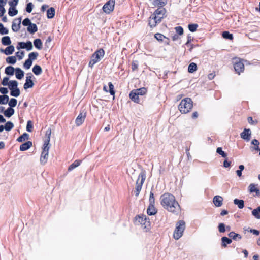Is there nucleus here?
Masks as SVG:
<instances>
[{
  "mask_svg": "<svg viewBox=\"0 0 260 260\" xmlns=\"http://www.w3.org/2000/svg\"><path fill=\"white\" fill-rule=\"evenodd\" d=\"M193 107V102L189 98H186L181 100L178 108L182 113L186 114L190 111Z\"/></svg>",
  "mask_w": 260,
  "mask_h": 260,
  "instance_id": "nucleus-3",
  "label": "nucleus"
},
{
  "mask_svg": "<svg viewBox=\"0 0 260 260\" xmlns=\"http://www.w3.org/2000/svg\"><path fill=\"white\" fill-rule=\"evenodd\" d=\"M32 61L30 60V59H27L25 60L24 64H23V66H24V68L26 69H29L30 67L32 65Z\"/></svg>",
  "mask_w": 260,
  "mask_h": 260,
  "instance_id": "nucleus-50",
  "label": "nucleus"
},
{
  "mask_svg": "<svg viewBox=\"0 0 260 260\" xmlns=\"http://www.w3.org/2000/svg\"><path fill=\"white\" fill-rule=\"evenodd\" d=\"M27 31L30 34H34L38 30V28L36 24L31 23L27 28Z\"/></svg>",
  "mask_w": 260,
  "mask_h": 260,
  "instance_id": "nucleus-28",
  "label": "nucleus"
},
{
  "mask_svg": "<svg viewBox=\"0 0 260 260\" xmlns=\"http://www.w3.org/2000/svg\"><path fill=\"white\" fill-rule=\"evenodd\" d=\"M104 55L105 51L102 48L97 50L91 57L88 64L89 67L92 68L95 63L100 61L103 58Z\"/></svg>",
  "mask_w": 260,
  "mask_h": 260,
  "instance_id": "nucleus-4",
  "label": "nucleus"
},
{
  "mask_svg": "<svg viewBox=\"0 0 260 260\" xmlns=\"http://www.w3.org/2000/svg\"><path fill=\"white\" fill-rule=\"evenodd\" d=\"M155 38L158 41H162L163 39L166 38V37L161 34L157 33L155 35Z\"/></svg>",
  "mask_w": 260,
  "mask_h": 260,
  "instance_id": "nucleus-59",
  "label": "nucleus"
},
{
  "mask_svg": "<svg viewBox=\"0 0 260 260\" xmlns=\"http://www.w3.org/2000/svg\"><path fill=\"white\" fill-rule=\"evenodd\" d=\"M155 199L154 197V194L152 192H151L149 196V205H154Z\"/></svg>",
  "mask_w": 260,
  "mask_h": 260,
  "instance_id": "nucleus-55",
  "label": "nucleus"
},
{
  "mask_svg": "<svg viewBox=\"0 0 260 260\" xmlns=\"http://www.w3.org/2000/svg\"><path fill=\"white\" fill-rule=\"evenodd\" d=\"M138 63L137 61H133L132 63V69L133 71H135L138 69Z\"/></svg>",
  "mask_w": 260,
  "mask_h": 260,
  "instance_id": "nucleus-64",
  "label": "nucleus"
},
{
  "mask_svg": "<svg viewBox=\"0 0 260 260\" xmlns=\"http://www.w3.org/2000/svg\"><path fill=\"white\" fill-rule=\"evenodd\" d=\"M114 5L115 0H109L103 6V10L105 13L109 14L114 10Z\"/></svg>",
  "mask_w": 260,
  "mask_h": 260,
  "instance_id": "nucleus-8",
  "label": "nucleus"
},
{
  "mask_svg": "<svg viewBox=\"0 0 260 260\" xmlns=\"http://www.w3.org/2000/svg\"><path fill=\"white\" fill-rule=\"evenodd\" d=\"M49 137H48V138H46L44 140L42 152L49 153V150L50 148V146H49Z\"/></svg>",
  "mask_w": 260,
  "mask_h": 260,
  "instance_id": "nucleus-22",
  "label": "nucleus"
},
{
  "mask_svg": "<svg viewBox=\"0 0 260 260\" xmlns=\"http://www.w3.org/2000/svg\"><path fill=\"white\" fill-rule=\"evenodd\" d=\"M160 203L164 208L175 214L180 212L181 209L175 197L169 193H165L160 198Z\"/></svg>",
  "mask_w": 260,
  "mask_h": 260,
  "instance_id": "nucleus-1",
  "label": "nucleus"
},
{
  "mask_svg": "<svg viewBox=\"0 0 260 260\" xmlns=\"http://www.w3.org/2000/svg\"><path fill=\"white\" fill-rule=\"evenodd\" d=\"M81 160H76L74 161L70 166L68 167V171H71L72 170L75 169L76 167L80 166L81 163Z\"/></svg>",
  "mask_w": 260,
  "mask_h": 260,
  "instance_id": "nucleus-24",
  "label": "nucleus"
},
{
  "mask_svg": "<svg viewBox=\"0 0 260 260\" xmlns=\"http://www.w3.org/2000/svg\"><path fill=\"white\" fill-rule=\"evenodd\" d=\"M31 23L30 19L28 18L24 19L22 21V25L25 26H28Z\"/></svg>",
  "mask_w": 260,
  "mask_h": 260,
  "instance_id": "nucleus-63",
  "label": "nucleus"
},
{
  "mask_svg": "<svg viewBox=\"0 0 260 260\" xmlns=\"http://www.w3.org/2000/svg\"><path fill=\"white\" fill-rule=\"evenodd\" d=\"M14 109L9 107L4 112V114L7 117H10L14 114Z\"/></svg>",
  "mask_w": 260,
  "mask_h": 260,
  "instance_id": "nucleus-26",
  "label": "nucleus"
},
{
  "mask_svg": "<svg viewBox=\"0 0 260 260\" xmlns=\"http://www.w3.org/2000/svg\"><path fill=\"white\" fill-rule=\"evenodd\" d=\"M14 47L13 45H9L5 49H0V52L5 53L6 55H11L14 52Z\"/></svg>",
  "mask_w": 260,
  "mask_h": 260,
  "instance_id": "nucleus-17",
  "label": "nucleus"
},
{
  "mask_svg": "<svg viewBox=\"0 0 260 260\" xmlns=\"http://www.w3.org/2000/svg\"><path fill=\"white\" fill-rule=\"evenodd\" d=\"M136 223H139L142 225L144 229L146 230H149L150 226V222L148 218H147L146 215H139L136 217Z\"/></svg>",
  "mask_w": 260,
  "mask_h": 260,
  "instance_id": "nucleus-7",
  "label": "nucleus"
},
{
  "mask_svg": "<svg viewBox=\"0 0 260 260\" xmlns=\"http://www.w3.org/2000/svg\"><path fill=\"white\" fill-rule=\"evenodd\" d=\"M129 98L135 103H139L140 102L139 95L137 94L136 92H135L134 90H133L131 91L129 93Z\"/></svg>",
  "mask_w": 260,
  "mask_h": 260,
  "instance_id": "nucleus-18",
  "label": "nucleus"
},
{
  "mask_svg": "<svg viewBox=\"0 0 260 260\" xmlns=\"http://www.w3.org/2000/svg\"><path fill=\"white\" fill-rule=\"evenodd\" d=\"M33 125L31 121L28 120L26 125V131L28 132H31L32 131Z\"/></svg>",
  "mask_w": 260,
  "mask_h": 260,
  "instance_id": "nucleus-54",
  "label": "nucleus"
},
{
  "mask_svg": "<svg viewBox=\"0 0 260 260\" xmlns=\"http://www.w3.org/2000/svg\"><path fill=\"white\" fill-rule=\"evenodd\" d=\"M234 68L235 71L240 74V73L243 72L244 70V65L241 61L236 62L234 63Z\"/></svg>",
  "mask_w": 260,
  "mask_h": 260,
  "instance_id": "nucleus-12",
  "label": "nucleus"
},
{
  "mask_svg": "<svg viewBox=\"0 0 260 260\" xmlns=\"http://www.w3.org/2000/svg\"><path fill=\"white\" fill-rule=\"evenodd\" d=\"M32 145V143L31 141H27L20 146V150L22 151H26L29 149Z\"/></svg>",
  "mask_w": 260,
  "mask_h": 260,
  "instance_id": "nucleus-19",
  "label": "nucleus"
},
{
  "mask_svg": "<svg viewBox=\"0 0 260 260\" xmlns=\"http://www.w3.org/2000/svg\"><path fill=\"white\" fill-rule=\"evenodd\" d=\"M20 94V91L18 88L10 90V95L12 96L18 97Z\"/></svg>",
  "mask_w": 260,
  "mask_h": 260,
  "instance_id": "nucleus-44",
  "label": "nucleus"
},
{
  "mask_svg": "<svg viewBox=\"0 0 260 260\" xmlns=\"http://www.w3.org/2000/svg\"><path fill=\"white\" fill-rule=\"evenodd\" d=\"M25 46V49H26V50H27V51H30V50H32V47H33L32 44L31 42H30L29 41L26 42Z\"/></svg>",
  "mask_w": 260,
  "mask_h": 260,
  "instance_id": "nucleus-56",
  "label": "nucleus"
},
{
  "mask_svg": "<svg viewBox=\"0 0 260 260\" xmlns=\"http://www.w3.org/2000/svg\"><path fill=\"white\" fill-rule=\"evenodd\" d=\"M218 229L220 233H224L226 231L225 225L223 223H220L218 224Z\"/></svg>",
  "mask_w": 260,
  "mask_h": 260,
  "instance_id": "nucleus-53",
  "label": "nucleus"
},
{
  "mask_svg": "<svg viewBox=\"0 0 260 260\" xmlns=\"http://www.w3.org/2000/svg\"><path fill=\"white\" fill-rule=\"evenodd\" d=\"M152 5L154 7H161L167 3V0H150Z\"/></svg>",
  "mask_w": 260,
  "mask_h": 260,
  "instance_id": "nucleus-15",
  "label": "nucleus"
},
{
  "mask_svg": "<svg viewBox=\"0 0 260 260\" xmlns=\"http://www.w3.org/2000/svg\"><path fill=\"white\" fill-rule=\"evenodd\" d=\"M134 90L139 95H145L147 92V89L145 87L140 88Z\"/></svg>",
  "mask_w": 260,
  "mask_h": 260,
  "instance_id": "nucleus-41",
  "label": "nucleus"
},
{
  "mask_svg": "<svg viewBox=\"0 0 260 260\" xmlns=\"http://www.w3.org/2000/svg\"><path fill=\"white\" fill-rule=\"evenodd\" d=\"M216 152L224 158H226L227 157V154L222 150L221 147H218L216 149Z\"/></svg>",
  "mask_w": 260,
  "mask_h": 260,
  "instance_id": "nucleus-48",
  "label": "nucleus"
},
{
  "mask_svg": "<svg viewBox=\"0 0 260 260\" xmlns=\"http://www.w3.org/2000/svg\"><path fill=\"white\" fill-rule=\"evenodd\" d=\"M8 29L4 27L3 24L0 23V34L1 35H6L8 34Z\"/></svg>",
  "mask_w": 260,
  "mask_h": 260,
  "instance_id": "nucleus-49",
  "label": "nucleus"
},
{
  "mask_svg": "<svg viewBox=\"0 0 260 260\" xmlns=\"http://www.w3.org/2000/svg\"><path fill=\"white\" fill-rule=\"evenodd\" d=\"M33 4L32 3H28L26 7V11L28 13H31L33 8Z\"/></svg>",
  "mask_w": 260,
  "mask_h": 260,
  "instance_id": "nucleus-58",
  "label": "nucleus"
},
{
  "mask_svg": "<svg viewBox=\"0 0 260 260\" xmlns=\"http://www.w3.org/2000/svg\"><path fill=\"white\" fill-rule=\"evenodd\" d=\"M166 10L163 7H158L154 14L150 17L149 24L151 27H155L158 23L161 22L165 16Z\"/></svg>",
  "mask_w": 260,
  "mask_h": 260,
  "instance_id": "nucleus-2",
  "label": "nucleus"
},
{
  "mask_svg": "<svg viewBox=\"0 0 260 260\" xmlns=\"http://www.w3.org/2000/svg\"><path fill=\"white\" fill-rule=\"evenodd\" d=\"M147 212L149 215H155L157 212V210L154 207V205H149L147 210Z\"/></svg>",
  "mask_w": 260,
  "mask_h": 260,
  "instance_id": "nucleus-27",
  "label": "nucleus"
},
{
  "mask_svg": "<svg viewBox=\"0 0 260 260\" xmlns=\"http://www.w3.org/2000/svg\"><path fill=\"white\" fill-rule=\"evenodd\" d=\"M251 135V131L249 128H244L243 131L240 134L241 138L247 142L250 140Z\"/></svg>",
  "mask_w": 260,
  "mask_h": 260,
  "instance_id": "nucleus-10",
  "label": "nucleus"
},
{
  "mask_svg": "<svg viewBox=\"0 0 260 260\" xmlns=\"http://www.w3.org/2000/svg\"><path fill=\"white\" fill-rule=\"evenodd\" d=\"M145 178V172L144 171H142L139 175L138 178L136 182V190L135 191L136 196H139Z\"/></svg>",
  "mask_w": 260,
  "mask_h": 260,
  "instance_id": "nucleus-6",
  "label": "nucleus"
},
{
  "mask_svg": "<svg viewBox=\"0 0 260 260\" xmlns=\"http://www.w3.org/2000/svg\"><path fill=\"white\" fill-rule=\"evenodd\" d=\"M34 44L35 47L39 50H40L42 48V42L40 39H35L34 41Z\"/></svg>",
  "mask_w": 260,
  "mask_h": 260,
  "instance_id": "nucleus-36",
  "label": "nucleus"
},
{
  "mask_svg": "<svg viewBox=\"0 0 260 260\" xmlns=\"http://www.w3.org/2000/svg\"><path fill=\"white\" fill-rule=\"evenodd\" d=\"M221 246L225 248L228 244L232 243V240L226 237H223L221 238Z\"/></svg>",
  "mask_w": 260,
  "mask_h": 260,
  "instance_id": "nucleus-23",
  "label": "nucleus"
},
{
  "mask_svg": "<svg viewBox=\"0 0 260 260\" xmlns=\"http://www.w3.org/2000/svg\"><path fill=\"white\" fill-rule=\"evenodd\" d=\"M86 116V112H81L75 120V123L77 126H80L84 121Z\"/></svg>",
  "mask_w": 260,
  "mask_h": 260,
  "instance_id": "nucleus-11",
  "label": "nucleus"
},
{
  "mask_svg": "<svg viewBox=\"0 0 260 260\" xmlns=\"http://www.w3.org/2000/svg\"><path fill=\"white\" fill-rule=\"evenodd\" d=\"M19 0H10L9 2V5L11 7H15L18 3Z\"/></svg>",
  "mask_w": 260,
  "mask_h": 260,
  "instance_id": "nucleus-60",
  "label": "nucleus"
},
{
  "mask_svg": "<svg viewBox=\"0 0 260 260\" xmlns=\"http://www.w3.org/2000/svg\"><path fill=\"white\" fill-rule=\"evenodd\" d=\"M9 98L7 95H0V104L5 105L9 101Z\"/></svg>",
  "mask_w": 260,
  "mask_h": 260,
  "instance_id": "nucleus-38",
  "label": "nucleus"
},
{
  "mask_svg": "<svg viewBox=\"0 0 260 260\" xmlns=\"http://www.w3.org/2000/svg\"><path fill=\"white\" fill-rule=\"evenodd\" d=\"M14 124L11 121H8L6 123L5 126H4V129L6 131H10L13 127Z\"/></svg>",
  "mask_w": 260,
  "mask_h": 260,
  "instance_id": "nucleus-42",
  "label": "nucleus"
},
{
  "mask_svg": "<svg viewBox=\"0 0 260 260\" xmlns=\"http://www.w3.org/2000/svg\"><path fill=\"white\" fill-rule=\"evenodd\" d=\"M108 85H109V92H110V94L112 95H114L115 91L114 90L113 85L112 84V83L111 82H109Z\"/></svg>",
  "mask_w": 260,
  "mask_h": 260,
  "instance_id": "nucleus-57",
  "label": "nucleus"
},
{
  "mask_svg": "<svg viewBox=\"0 0 260 260\" xmlns=\"http://www.w3.org/2000/svg\"><path fill=\"white\" fill-rule=\"evenodd\" d=\"M32 77L33 75L31 74H30L29 76L28 75H27V76H26L25 83H24L23 86L24 89L26 90L28 88H32L34 86V83L31 79V78Z\"/></svg>",
  "mask_w": 260,
  "mask_h": 260,
  "instance_id": "nucleus-9",
  "label": "nucleus"
},
{
  "mask_svg": "<svg viewBox=\"0 0 260 260\" xmlns=\"http://www.w3.org/2000/svg\"><path fill=\"white\" fill-rule=\"evenodd\" d=\"M15 76L17 79H21L24 75V72L19 68L15 69Z\"/></svg>",
  "mask_w": 260,
  "mask_h": 260,
  "instance_id": "nucleus-20",
  "label": "nucleus"
},
{
  "mask_svg": "<svg viewBox=\"0 0 260 260\" xmlns=\"http://www.w3.org/2000/svg\"><path fill=\"white\" fill-rule=\"evenodd\" d=\"M38 53L37 52H31L28 55V59H30V60L32 61V60H35L37 57H38Z\"/></svg>",
  "mask_w": 260,
  "mask_h": 260,
  "instance_id": "nucleus-51",
  "label": "nucleus"
},
{
  "mask_svg": "<svg viewBox=\"0 0 260 260\" xmlns=\"http://www.w3.org/2000/svg\"><path fill=\"white\" fill-rule=\"evenodd\" d=\"M18 13V10L15 7H10L8 10L9 16L13 17L16 15Z\"/></svg>",
  "mask_w": 260,
  "mask_h": 260,
  "instance_id": "nucleus-40",
  "label": "nucleus"
},
{
  "mask_svg": "<svg viewBox=\"0 0 260 260\" xmlns=\"http://www.w3.org/2000/svg\"><path fill=\"white\" fill-rule=\"evenodd\" d=\"M197 64L194 62H192L188 66V71L190 73H192L197 70Z\"/></svg>",
  "mask_w": 260,
  "mask_h": 260,
  "instance_id": "nucleus-43",
  "label": "nucleus"
},
{
  "mask_svg": "<svg viewBox=\"0 0 260 260\" xmlns=\"http://www.w3.org/2000/svg\"><path fill=\"white\" fill-rule=\"evenodd\" d=\"M2 43L5 46L10 45L11 44L10 38L9 36H4L2 38Z\"/></svg>",
  "mask_w": 260,
  "mask_h": 260,
  "instance_id": "nucleus-33",
  "label": "nucleus"
},
{
  "mask_svg": "<svg viewBox=\"0 0 260 260\" xmlns=\"http://www.w3.org/2000/svg\"><path fill=\"white\" fill-rule=\"evenodd\" d=\"M213 202L215 206L219 207L222 205L223 198L220 196H215L213 199Z\"/></svg>",
  "mask_w": 260,
  "mask_h": 260,
  "instance_id": "nucleus-16",
  "label": "nucleus"
},
{
  "mask_svg": "<svg viewBox=\"0 0 260 260\" xmlns=\"http://www.w3.org/2000/svg\"><path fill=\"white\" fill-rule=\"evenodd\" d=\"M251 143L254 146V147H251V150H257L259 148V142L257 139H254L252 140Z\"/></svg>",
  "mask_w": 260,
  "mask_h": 260,
  "instance_id": "nucleus-35",
  "label": "nucleus"
},
{
  "mask_svg": "<svg viewBox=\"0 0 260 260\" xmlns=\"http://www.w3.org/2000/svg\"><path fill=\"white\" fill-rule=\"evenodd\" d=\"M228 236L234 240L239 241L241 239L242 237L240 234H236L234 232H231Z\"/></svg>",
  "mask_w": 260,
  "mask_h": 260,
  "instance_id": "nucleus-25",
  "label": "nucleus"
},
{
  "mask_svg": "<svg viewBox=\"0 0 260 260\" xmlns=\"http://www.w3.org/2000/svg\"><path fill=\"white\" fill-rule=\"evenodd\" d=\"M55 13V9L53 7L49 8L47 11V16L49 19H51L54 17Z\"/></svg>",
  "mask_w": 260,
  "mask_h": 260,
  "instance_id": "nucleus-29",
  "label": "nucleus"
},
{
  "mask_svg": "<svg viewBox=\"0 0 260 260\" xmlns=\"http://www.w3.org/2000/svg\"><path fill=\"white\" fill-rule=\"evenodd\" d=\"M258 184L251 183L248 186V191L250 193L255 192L258 197L260 196V190L257 187Z\"/></svg>",
  "mask_w": 260,
  "mask_h": 260,
  "instance_id": "nucleus-13",
  "label": "nucleus"
},
{
  "mask_svg": "<svg viewBox=\"0 0 260 260\" xmlns=\"http://www.w3.org/2000/svg\"><path fill=\"white\" fill-rule=\"evenodd\" d=\"M21 21V18H19L18 19H15L14 20L12 25V29L14 32H17L20 29Z\"/></svg>",
  "mask_w": 260,
  "mask_h": 260,
  "instance_id": "nucleus-14",
  "label": "nucleus"
},
{
  "mask_svg": "<svg viewBox=\"0 0 260 260\" xmlns=\"http://www.w3.org/2000/svg\"><path fill=\"white\" fill-rule=\"evenodd\" d=\"M16 58L14 56H9L6 58V61L10 64H14L16 62Z\"/></svg>",
  "mask_w": 260,
  "mask_h": 260,
  "instance_id": "nucleus-46",
  "label": "nucleus"
},
{
  "mask_svg": "<svg viewBox=\"0 0 260 260\" xmlns=\"http://www.w3.org/2000/svg\"><path fill=\"white\" fill-rule=\"evenodd\" d=\"M234 203L237 205L239 209H242L244 207V202L243 200L235 199L234 200Z\"/></svg>",
  "mask_w": 260,
  "mask_h": 260,
  "instance_id": "nucleus-32",
  "label": "nucleus"
},
{
  "mask_svg": "<svg viewBox=\"0 0 260 260\" xmlns=\"http://www.w3.org/2000/svg\"><path fill=\"white\" fill-rule=\"evenodd\" d=\"M32 72L36 75H39L42 72L41 67L39 65H35L32 68Z\"/></svg>",
  "mask_w": 260,
  "mask_h": 260,
  "instance_id": "nucleus-34",
  "label": "nucleus"
},
{
  "mask_svg": "<svg viewBox=\"0 0 260 260\" xmlns=\"http://www.w3.org/2000/svg\"><path fill=\"white\" fill-rule=\"evenodd\" d=\"M9 78L7 77H5L3 78L2 82H1V84L3 85V86H7L9 85Z\"/></svg>",
  "mask_w": 260,
  "mask_h": 260,
  "instance_id": "nucleus-62",
  "label": "nucleus"
},
{
  "mask_svg": "<svg viewBox=\"0 0 260 260\" xmlns=\"http://www.w3.org/2000/svg\"><path fill=\"white\" fill-rule=\"evenodd\" d=\"M178 35H181L183 34V29L181 26H177L175 28Z\"/></svg>",
  "mask_w": 260,
  "mask_h": 260,
  "instance_id": "nucleus-61",
  "label": "nucleus"
},
{
  "mask_svg": "<svg viewBox=\"0 0 260 260\" xmlns=\"http://www.w3.org/2000/svg\"><path fill=\"white\" fill-rule=\"evenodd\" d=\"M198 27L197 24H190L188 26L189 30L192 32L196 31Z\"/></svg>",
  "mask_w": 260,
  "mask_h": 260,
  "instance_id": "nucleus-52",
  "label": "nucleus"
},
{
  "mask_svg": "<svg viewBox=\"0 0 260 260\" xmlns=\"http://www.w3.org/2000/svg\"><path fill=\"white\" fill-rule=\"evenodd\" d=\"M17 103V100L16 99L12 98L8 102L9 106L10 108H13L15 107Z\"/></svg>",
  "mask_w": 260,
  "mask_h": 260,
  "instance_id": "nucleus-47",
  "label": "nucleus"
},
{
  "mask_svg": "<svg viewBox=\"0 0 260 260\" xmlns=\"http://www.w3.org/2000/svg\"><path fill=\"white\" fill-rule=\"evenodd\" d=\"M185 228V223L183 220H179L176 225V228L174 232L173 237L176 240L180 238Z\"/></svg>",
  "mask_w": 260,
  "mask_h": 260,
  "instance_id": "nucleus-5",
  "label": "nucleus"
},
{
  "mask_svg": "<svg viewBox=\"0 0 260 260\" xmlns=\"http://www.w3.org/2000/svg\"><path fill=\"white\" fill-rule=\"evenodd\" d=\"M29 139V135L27 133H24L22 135H21L20 137H19L17 138V141L19 142H22L26 140Z\"/></svg>",
  "mask_w": 260,
  "mask_h": 260,
  "instance_id": "nucleus-37",
  "label": "nucleus"
},
{
  "mask_svg": "<svg viewBox=\"0 0 260 260\" xmlns=\"http://www.w3.org/2000/svg\"><path fill=\"white\" fill-rule=\"evenodd\" d=\"M222 35L223 38L226 39L232 40L233 39V35L227 31H223Z\"/></svg>",
  "mask_w": 260,
  "mask_h": 260,
  "instance_id": "nucleus-45",
  "label": "nucleus"
},
{
  "mask_svg": "<svg viewBox=\"0 0 260 260\" xmlns=\"http://www.w3.org/2000/svg\"><path fill=\"white\" fill-rule=\"evenodd\" d=\"M48 158V153L42 152L41 156H40V162L42 165L45 164Z\"/></svg>",
  "mask_w": 260,
  "mask_h": 260,
  "instance_id": "nucleus-21",
  "label": "nucleus"
},
{
  "mask_svg": "<svg viewBox=\"0 0 260 260\" xmlns=\"http://www.w3.org/2000/svg\"><path fill=\"white\" fill-rule=\"evenodd\" d=\"M18 83L16 80H11L9 81V84L8 85L9 88L10 90L16 89L18 88Z\"/></svg>",
  "mask_w": 260,
  "mask_h": 260,
  "instance_id": "nucleus-31",
  "label": "nucleus"
},
{
  "mask_svg": "<svg viewBox=\"0 0 260 260\" xmlns=\"http://www.w3.org/2000/svg\"><path fill=\"white\" fill-rule=\"evenodd\" d=\"M252 214L256 218L259 219H260V206L258 207L257 208L254 209L252 211Z\"/></svg>",
  "mask_w": 260,
  "mask_h": 260,
  "instance_id": "nucleus-39",
  "label": "nucleus"
},
{
  "mask_svg": "<svg viewBox=\"0 0 260 260\" xmlns=\"http://www.w3.org/2000/svg\"><path fill=\"white\" fill-rule=\"evenodd\" d=\"M15 69L12 66H8L6 68L5 72L7 75L12 76L14 75Z\"/></svg>",
  "mask_w": 260,
  "mask_h": 260,
  "instance_id": "nucleus-30",
  "label": "nucleus"
}]
</instances>
